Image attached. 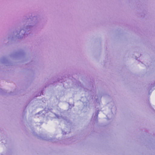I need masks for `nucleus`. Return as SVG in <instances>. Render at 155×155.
Returning <instances> with one entry per match:
<instances>
[{
  "label": "nucleus",
  "instance_id": "f257e3e1",
  "mask_svg": "<svg viewBox=\"0 0 155 155\" xmlns=\"http://www.w3.org/2000/svg\"><path fill=\"white\" fill-rule=\"evenodd\" d=\"M25 34V32H24L23 30H21L20 31V34L22 35L23 34Z\"/></svg>",
  "mask_w": 155,
  "mask_h": 155
}]
</instances>
